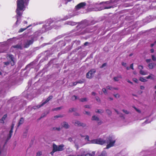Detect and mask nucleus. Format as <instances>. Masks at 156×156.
Instances as JSON below:
<instances>
[{
    "mask_svg": "<svg viewBox=\"0 0 156 156\" xmlns=\"http://www.w3.org/2000/svg\"><path fill=\"white\" fill-rule=\"evenodd\" d=\"M122 64L123 66L125 67H126V63L122 62Z\"/></svg>",
    "mask_w": 156,
    "mask_h": 156,
    "instance_id": "obj_44",
    "label": "nucleus"
},
{
    "mask_svg": "<svg viewBox=\"0 0 156 156\" xmlns=\"http://www.w3.org/2000/svg\"><path fill=\"white\" fill-rule=\"evenodd\" d=\"M119 0H111L109 1L105 2L108 4L109 5L108 6H105L104 7V9H109L111 8H113L114 7L116 6V5L118 3V2Z\"/></svg>",
    "mask_w": 156,
    "mask_h": 156,
    "instance_id": "obj_4",
    "label": "nucleus"
},
{
    "mask_svg": "<svg viewBox=\"0 0 156 156\" xmlns=\"http://www.w3.org/2000/svg\"><path fill=\"white\" fill-rule=\"evenodd\" d=\"M133 107L134 108V109L138 113H140L141 112L137 108H136L135 107Z\"/></svg>",
    "mask_w": 156,
    "mask_h": 156,
    "instance_id": "obj_35",
    "label": "nucleus"
},
{
    "mask_svg": "<svg viewBox=\"0 0 156 156\" xmlns=\"http://www.w3.org/2000/svg\"><path fill=\"white\" fill-rule=\"evenodd\" d=\"M7 59L9 61L4 62V65L5 66L9 65L10 64L12 66H13L14 65V56L12 55H9L7 57Z\"/></svg>",
    "mask_w": 156,
    "mask_h": 156,
    "instance_id": "obj_5",
    "label": "nucleus"
},
{
    "mask_svg": "<svg viewBox=\"0 0 156 156\" xmlns=\"http://www.w3.org/2000/svg\"><path fill=\"white\" fill-rule=\"evenodd\" d=\"M138 68L139 69L141 70V69L143 68V67L142 66H138Z\"/></svg>",
    "mask_w": 156,
    "mask_h": 156,
    "instance_id": "obj_46",
    "label": "nucleus"
},
{
    "mask_svg": "<svg viewBox=\"0 0 156 156\" xmlns=\"http://www.w3.org/2000/svg\"><path fill=\"white\" fill-rule=\"evenodd\" d=\"M113 99V98L111 97H109L108 99V100L109 101H112Z\"/></svg>",
    "mask_w": 156,
    "mask_h": 156,
    "instance_id": "obj_52",
    "label": "nucleus"
},
{
    "mask_svg": "<svg viewBox=\"0 0 156 156\" xmlns=\"http://www.w3.org/2000/svg\"><path fill=\"white\" fill-rule=\"evenodd\" d=\"M53 22V20L52 19H49L47 21L46 24L43 26L41 30H38L35 33L32 38L30 40H28L25 42L24 44L25 48L28 47L30 45L32 44L34 40H37V37L40 35L42 33L46 31L50 30L51 28L50 26V25Z\"/></svg>",
    "mask_w": 156,
    "mask_h": 156,
    "instance_id": "obj_1",
    "label": "nucleus"
},
{
    "mask_svg": "<svg viewBox=\"0 0 156 156\" xmlns=\"http://www.w3.org/2000/svg\"><path fill=\"white\" fill-rule=\"evenodd\" d=\"M14 125H15V124L13 122L12 124V126H11V129L9 131V136L8 137V138H7V140H8L12 136V133L13 132L12 130H13V129L14 127Z\"/></svg>",
    "mask_w": 156,
    "mask_h": 156,
    "instance_id": "obj_12",
    "label": "nucleus"
},
{
    "mask_svg": "<svg viewBox=\"0 0 156 156\" xmlns=\"http://www.w3.org/2000/svg\"><path fill=\"white\" fill-rule=\"evenodd\" d=\"M106 112L108 115H110L112 113L111 111L108 109H107L106 110Z\"/></svg>",
    "mask_w": 156,
    "mask_h": 156,
    "instance_id": "obj_28",
    "label": "nucleus"
},
{
    "mask_svg": "<svg viewBox=\"0 0 156 156\" xmlns=\"http://www.w3.org/2000/svg\"><path fill=\"white\" fill-rule=\"evenodd\" d=\"M5 119L2 117V119L0 120V122L1 123H4V121L5 120Z\"/></svg>",
    "mask_w": 156,
    "mask_h": 156,
    "instance_id": "obj_37",
    "label": "nucleus"
},
{
    "mask_svg": "<svg viewBox=\"0 0 156 156\" xmlns=\"http://www.w3.org/2000/svg\"><path fill=\"white\" fill-rule=\"evenodd\" d=\"M71 17H72V16H66V17H65V18H64L62 20V19H61V20H58L57 21H56V22L57 21H60V20H66L69 18H71Z\"/></svg>",
    "mask_w": 156,
    "mask_h": 156,
    "instance_id": "obj_24",
    "label": "nucleus"
},
{
    "mask_svg": "<svg viewBox=\"0 0 156 156\" xmlns=\"http://www.w3.org/2000/svg\"><path fill=\"white\" fill-rule=\"evenodd\" d=\"M67 23L68 24L73 26L76 25V23L75 22H73L71 21H68L67 22Z\"/></svg>",
    "mask_w": 156,
    "mask_h": 156,
    "instance_id": "obj_17",
    "label": "nucleus"
},
{
    "mask_svg": "<svg viewBox=\"0 0 156 156\" xmlns=\"http://www.w3.org/2000/svg\"><path fill=\"white\" fill-rule=\"evenodd\" d=\"M86 3L85 2H81L77 5L76 7V10H79L80 9L83 8L85 6Z\"/></svg>",
    "mask_w": 156,
    "mask_h": 156,
    "instance_id": "obj_11",
    "label": "nucleus"
},
{
    "mask_svg": "<svg viewBox=\"0 0 156 156\" xmlns=\"http://www.w3.org/2000/svg\"><path fill=\"white\" fill-rule=\"evenodd\" d=\"M84 81V80L83 79H82V80H79L77 82V83H83Z\"/></svg>",
    "mask_w": 156,
    "mask_h": 156,
    "instance_id": "obj_31",
    "label": "nucleus"
},
{
    "mask_svg": "<svg viewBox=\"0 0 156 156\" xmlns=\"http://www.w3.org/2000/svg\"><path fill=\"white\" fill-rule=\"evenodd\" d=\"M29 0H17V21L16 23V25H18L20 23V17L22 13L20 11L25 10L26 5H27Z\"/></svg>",
    "mask_w": 156,
    "mask_h": 156,
    "instance_id": "obj_2",
    "label": "nucleus"
},
{
    "mask_svg": "<svg viewBox=\"0 0 156 156\" xmlns=\"http://www.w3.org/2000/svg\"><path fill=\"white\" fill-rule=\"evenodd\" d=\"M72 123L76 126H81L83 127H85L86 126V125L85 123L81 122H80L77 120H73L72 121Z\"/></svg>",
    "mask_w": 156,
    "mask_h": 156,
    "instance_id": "obj_8",
    "label": "nucleus"
},
{
    "mask_svg": "<svg viewBox=\"0 0 156 156\" xmlns=\"http://www.w3.org/2000/svg\"><path fill=\"white\" fill-rule=\"evenodd\" d=\"M130 68L133 70L134 69V68L133 67V64H131V65H130Z\"/></svg>",
    "mask_w": 156,
    "mask_h": 156,
    "instance_id": "obj_43",
    "label": "nucleus"
},
{
    "mask_svg": "<svg viewBox=\"0 0 156 156\" xmlns=\"http://www.w3.org/2000/svg\"><path fill=\"white\" fill-rule=\"evenodd\" d=\"M95 112L96 113L101 114L104 112V111L101 109L96 110H95Z\"/></svg>",
    "mask_w": 156,
    "mask_h": 156,
    "instance_id": "obj_19",
    "label": "nucleus"
},
{
    "mask_svg": "<svg viewBox=\"0 0 156 156\" xmlns=\"http://www.w3.org/2000/svg\"><path fill=\"white\" fill-rule=\"evenodd\" d=\"M154 49H151V53H153V52H154Z\"/></svg>",
    "mask_w": 156,
    "mask_h": 156,
    "instance_id": "obj_64",
    "label": "nucleus"
},
{
    "mask_svg": "<svg viewBox=\"0 0 156 156\" xmlns=\"http://www.w3.org/2000/svg\"><path fill=\"white\" fill-rule=\"evenodd\" d=\"M151 61V59H147L146 60V62L147 63L150 62Z\"/></svg>",
    "mask_w": 156,
    "mask_h": 156,
    "instance_id": "obj_56",
    "label": "nucleus"
},
{
    "mask_svg": "<svg viewBox=\"0 0 156 156\" xmlns=\"http://www.w3.org/2000/svg\"><path fill=\"white\" fill-rule=\"evenodd\" d=\"M80 101L82 102H84L87 101V98H81L80 99Z\"/></svg>",
    "mask_w": 156,
    "mask_h": 156,
    "instance_id": "obj_25",
    "label": "nucleus"
},
{
    "mask_svg": "<svg viewBox=\"0 0 156 156\" xmlns=\"http://www.w3.org/2000/svg\"><path fill=\"white\" fill-rule=\"evenodd\" d=\"M75 147L76 148V149H78L79 147H78V145H77L75 144Z\"/></svg>",
    "mask_w": 156,
    "mask_h": 156,
    "instance_id": "obj_59",
    "label": "nucleus"
},
{
    "mask_svg": "<svg viewBox=\"0 0 156 156\" xmlns=\"http://www.w3.org/2000/svg\"><path fill=\"white\" fill-rule=\"evenodd\" d=\"M80 154L79 155L75 156L72 155H69L68 156H94L95 153L93 152L92 154L86 153L85 150L84 149H81L80 150Z\"/></svg>",
    "mask_w": 156,
    "mask_h": 156,
    "instance_id": "obj_6",
    "label": "nucleus"
},
{
    "mask_svg": "<svg viewBox=\"0 0 156 156\" xmlns=\"http://www.w3.org/2000/svg\"><path fill=\"white\" fill-rule=\"evenodd\" d=\"M156 41L155 42L154 44H151V47H153V46L154 45H156Z\"/></svg>",
    "mask_w": 156,
    "mask_h": 156,
    "instance_id": "obj_49",
    "label": "nucleus"
},
{
    "mask_svg": "<svg viewBox=\"0 0 156 156\" xmlns=\"http://www.w3.org/2000/svg\"><path fill=\"white\" fill-rule=\"evenodd\" d=\"M140 73L142 75H147V72L142 70H140Z\"/></svg>",
    "mask_w": 156,
    "mask_h": 156,
    "instance_id": "obj_20",
    "label": "nucleus"
},
{
    "mask_svg": "<svg viewBox=\"0 0 156 156\" xmlns=\"http://www.w3.org/2000/svg\"><path fill=\"white\" fill-rule=\"evenodd\" d=\"M114 97L117 98H119L120 97V95L118 94H114Z\"/></svg>",
    "mask_w": 156,
    "mask_h": 156,
    "instance_id": "obj_27",
    "label": "nucleus"
},
{
    "mask_svg": "<svg viewBox=\"0 0 156 156\" xmlns=\"http://www.w3.org/2000/svg\"><path fill=\"white\" fill-rule=\"evenodd\" d=\"M12 48H16L17 49H21L22 47L20 44H17L16 45L13 46L12 47Z\"/></svg>",
    "mask_w": 156,
    "mask_h": 156,
    "instance_id": "obj_15",
    "label": "nucleus"
},
{
    "mask_svg": "<svg viewBox=\"0 0 156 156\" xmlns=\"http://www.w3.org/2000/svg\"><path fill=\"white\" fill-rule=\"evenodd\" d=\"M155 65L154 63H151L149 64L148 67L150 69H152L154 66Z\"/></svg>",
    "mask_w": 156,
    "mask_h": 156,
    "instance_id": "obj_18",
    "label": "nucleus"
},
{
    "mask_svg": "<svg viewBox=\"0 0 156 156\" xmlns=\"http://www.w3.org/2000/svg\"><path fill=\"white\" fill-rule=\"evenodd\" d=\"M126 81H127L129 83H130V84H133V82H131V81H130L128 79H127L126 80Z\"/></svg>",
    "mask_w": 156,
    "mask_h": 156,
    "instance_id": "obj_45",
    "label": "nucleus"
},
{
    "mask_svg": "<svg viewBox=\"0 0 156 156\" xmlns=\"http://www.w3.org/2000/svg\"><path fill=\"white\" fill-rule=\"evenodd\" d=\"M55 147H54V148H53V150L51 152V154L53 155L54 154V153L55 152H56V151H55Z\"/></svg>",
    "mask_w": 156,
    "mask_h": 156,
    "instance_id": "obj_32",
    "label": "nucleus"
},
{
    "mask_svg": "<svg viewBox=\"0 0 156 156\" xmlns=\"http://www.w3.org/2000/svg\"><path fill=\"white\" fill-rule=\"evenodd\" d=\"M117 77H118V78L119 79V78H122V76L121 75H119L117 76Z\"/></svg>",
    "mask_w": 156,
    "mask_h": 156,
    "instance_id": "obj_61",
    "label": "nucleus"
},
{
    "mask_svg": "<svg viewBox=\"0 0 156 156\" xmlns=\"http://www.w3.org/2000/svg\"><path fill=\"white\" fill-rule=\"evenodd\" d=\"M133 80L134 82H135L136 83H138V80L137 79H136V78H133Z\"/></svg>",
    "mask_w": 156,
    "mask_h": 156,
    "instance_id": "obj_39",
    "label": "nucleus"
},
{
    "mask_svg": "<svg viewBox=\"0 0 156 156\" xmlns=\"http://www.w3.org/2000/svg\"><path fill=\"white\" fill-rule=\"evenodd\" d=\"M23 121H24L23 119V118H21L20 119V121L18 123V127H19L23 123Z\"/></svg>",
    "mask_w": 156,
    "mask_h": 156,
    "instance_id": "obj_16",
    "label": "nucleus"
},
{
    "mask_svg": "<svg viewBox=\"0 0 156 156\" xmlns=\"http://www.w3.org/2000/svg\"><path fill=\"white\" fill-rule=\"evenodd\" d=\"M7 117V115L6 114H5V115L3 117L5 119Z\"/></svg>",
    "mask_w": 156,
    "mask_h": 156,
    "instance_id": "obj_57",
    "label": "nucleus"
},
{
    "mask_svg": "<svg viewBox=\"0 0 156 156\" xmlns=\"http://www.w3.org/2000/svg\"><path fill=\"white\" fill-rule=\"evenodd\" d=\"M72 139V138H69L68 139V140L70 142H72V141H73Z\"/></svg>",
    "mask_w": 156,
    "mask_h": 156,
    "instance_id": "obj_54",
    "label": "nucleus"
},
{
    "mask_svg": "<svg viewBox=\"0 0 156 156\" xmlns=\"http://www.w3.org/2000/svg\"><path fill=\"white\" fill-rule=\"evenodd\" d=\"M140 89L141 90H144V87L143 86H140Z\"/></svg>",
    "mask_w": 156,
    "mask_h": 156,
    "instance_id": "obj_51",
    "label": "nucleus"
},
{
    "mask_svg": "<svg viewBox=\"0 0 156 156\" xmlns=\"http://www.w3.org/2000/svg\"><path fill=\"white\" fill-rule=\"evenodd\" d=\"M75 98V99H74V100H76V99H77V97L76 96H74L73 97V99H73V98Z\"/></svg>",
    "mask_w": 156,
    "mask_h": 156,
    "instance_id": "obj_53",
    "label": "nucleus"
},
{
    "mask_svg": "<svg viewBox=\"0 0 156 156\" xmlns=\"http://www.w3.org/2000/svg\"><path fill=\"white\" fill-rule=\"evenodd\" d=\"M53 129L54 130H59L60 129V128H54Z\"/></svg>",
    "mask_w": 156,
    "mask_h": 156,
    "instance_id": "obj_50",
    "label": "nucleus"
},
{
    "mask_svg": "<svg viewBox=\"0 0 156 156\" xmlns=\"http://www.w3.org/2000/svg\"><path fill=\"white\" fill-rule=\"evenodd\" d=\"M29 27L28 26L27 27L24 28H20V30L19 31V32L21 33L24 30H26L27 28H28Z\"/></svg>",
    "mask_w": 156,
    "mask_h": 156,
    "instance_id": "obj_22",
    "label": "nucleus"
},
{
    "mask_svg": "<svg viewBox=\"0 0 156 156\" xmlns=\"http://www.w3.org/2000/svg\"><path fill=\"white\" fill-rule=\"evenodd\" d=\"M140 80L143 82H145L147 80L145 79H144L143 77H140Z\"/></svg>",
    "mask_w": 156,
    "mask_h": 156,
    "instance_id": "obj_29",
    "label": "nucleus"
},
{
    "mask_svg": "<svg viewBox=\"0 0 156 156\" xmlns=\"http://www.w3.org/2000/svg\"><path fill=\"white\" fill-rule=\"evenodd\" d=\"M115 142V140L113 136H109L106 141L102 139L99 138L94 139L90 141V144H98L100 145H103L105 144H107V145L106 148L108 149L114 146Z\"/></svg>",
    "mask_w": 156,
    "mask_h": 156,
    "instance_id": "obj_3",
    "label": "nucleus"
},
{
    "mask_svg": "<svg viewBox=\"0 0 156 156\" xmlns=\"http://www.w3.org/2000/svg\"><path fill=\"white\" fill-rule=\"evenodd\" d=\"M85 139L86 140H87V141H89V143H90V141L89 140V136H88L87 135L85 136Z\"/></svg>",
    "mask_w": 156,
    "mask_h": 156,
    "instance_id": "obj_33",
    "label": "nucleus"
},
{
    "mask_svg": "<svg viewBox=\"0 0 156 156\" xmlns=\"http://www.w3.org/2000/svg\"><path fill=\"white\" fill-rule=\"evenodd\" d=\"M74 108H71L69 109V112H73L74 111Z\"/></svg>",
    "mask_w": 156,
    "mask_h": 156,
    "instance_id": "obj_42",
    "label": "nucleus"
},
{
    "mask_svg": "<svg viewBox=\"0 0 156 156\" xmlns=\"http://www.w3.org/2000/svg\"><path fill=\"white\" fill-rule=\"evenodd\" d=\"M95 72L96 70L95 69H93L90 70L86 74L87 78H91L94 76Z\"/></svg>",
    "mask_w": 156,
    "mask_h": 156,
    "instance_id": "obj_10",
    "label": "nucleus"
},
{
    "mask_svg": "<svg viewBox=\"0 0 156 156\" xmlns=\"http://www.w3.org/2000/svg\"><path fill=\"white\" fill-rule=\"evenodd\" d=\"M42 152L41 151H39L37 153L36 156H40L42 155Z\"/></svg>",
    "mask_w": 156,
    "mask_h": 156,
    "instance_id": "obj_30",
    "label": "nucleus"
},
{
    "mask_svg": "<svg viewBox=\"0 0 156 156\" xmlns=\"http://www.w3.org/2000/svg\"><path fill=\"white\" fill-rule=\"evenodd\" d=\"M61 108V107H58V108H55V110H58L60 109Z\"/></svg>",
    "mask_w": 156,
    "mask_h": 156,
    "instance_id": "obj_62",
    "label": "nucleus"
},
{
    "mask_svg": "<svg viewBox=\"0 0 156 156\" xmlns=\"http://www.w3.org/2000/svg\"><path fill=\"white\" fill-rule=\"evenodd\" d=\"M92 95L95 96L96 95V93L94 92H92Z\"/></svg>",
    "mask_w": 156,
    "mask_h": 156,
    "instance_id": "obj_58",
    "label": "nucleus"
},
{
    "mask_svg": "<svg viewBox=\"0 0 156 156\" xmlns=\"http://www.w3.org/2000/svg\"><path fill=\"white\" fill-rule=\"evenodd\" d=\"M114 80L115 81H118L119 80V79L118 78V77L117 76L114 77Z\"/></svg>",
    "mask_w": 156,
    "mask_h": 156,
    "instance_id": "obj_38",
    "label": "nucleus"
},
{
    "mask_svg": "<svg viewBox=\"0 0 156 156\" xmlns=\"http://www.w3.org/2000/svg\"><path fill=\"white\" fill-rule=\"evenodd\" d=\"M147 79H154V75L152 74H150V75L148 76L146 78Z\"/></svg>",
    "mask_w": 156,
    "mask_h": 156,
    "instance_id": "obj_23",
    "label": "nucleus"
},
{
    "mask_svg": "<svg viewBox=\"0 0 156 156\" xmlns=\"http://www.w3.org/2000/svg\"><path fill=\"white\" fill-rule=\"evenodd\" d=\"M107 154L105 151H103L101 153V154L98 156H106Z\"/></svg>",
    "mask_w": 156,
    "mask_h": 156,
    "instance_id": "obj_21",
    "label": "nucleus"
},
{
    "mask_svg": "<svg viewBox=\"0 0 156 156\" xmlns=\"http://www.w3.org/2000/svg\"><path fill=\"white\" fill-rule=\"evenodd\" d=\"M77 83H78L77 82H74L73 83V85H76Z\"/></svg>",
    "mask_w": 156,
    "mask_h": 156,
    "instance_id": "obj_63",
    "label": "nucleus"
},
{
    "mask_svg": "<svg viewBox=\"0 0 156 156\" xmlns=\"http://www.w3.org/2000/svg\"><path fill=\"white\" fill-rule=\"evenodd\" d=\"M92 120L97 121L99 124H101L102 123L101 121L99 120V118L95 115L92 116Z\"/></svg>",
    "mask_w": 156,
    "mask_h": 156,
    "instance_id": "obj_13",
    "label": "nucleus"
},
{
    "mask_svg": "<svg viewBox=\"0 0 156 156\" xmlns=\"http://www.w3.org/2000/svg\"><path fill=\"white\" fill-rule=\"evenodd\" d=\"M106 63H105L104 64H103L102 66H101V68H102L105 66H106Z\"/></svg>",
    "mask_w": 156,
    "mask_h": 156,
    "instance_id": "obj_47",
    "label": "nucleus"
},
{
    "mask_svg": "<svg viewBox=\"0 0 156 156\" xmlns=\"http://www.w3.org/2000/svg\"><path fill=\"white\" fill-rule=\"evenodd\" d=\"M61 125L62 126L66 129H68L69 128V125L68 123L64 122L62 123Z\"/></svg>",
    "mask_w": 156,
    "mask_h": 156,
    "instance_id": "obj_14",
    "label": "nucleus"
},
{
    "mask_svg": "<svg viewBox=\"0 0 156 156\" xmlns=\"http://www.w3.org/2000/svg\"><path fill=\"white\" fill-rule=\"evenodd\" d=\"M102 91L105 94H108L106 88H103L102 89Z\"/></svg>",
    "mask_w": 156,
    "mask_h": 156,
    "instance_id": "obj_26",
    "label": "nucleus"
},
{
    "mask_svg": "<svg viewBox=\"0 0 156 156\" xmlns=\"http://www.w3.org/2000/svg\"><path fill=\"white\" fill-rule=\"evenodd\" d=\"M122 111L125 114H128L129 113V112L127 110H123Z\"/></svg>",
    "mask_w": 156,
    "mask_h": 156,
    "instance_id": "obj_36",
    "label": "nucleus"
},
{
    "mask_svg": "<svg viewBox=\"0 0 156 156\" xmlns=\"http://www.w3.org/2000/svg\"><path fill=\"white\" fill-rule=\"evenodd\" d=\"M64 145L62 144L58 146L55 144H53V148L55 147V151H62L64 149Z\"/></svg>",
    "mask_w": 156,
    "mask_h": 156,
    "instance_id": "obj_9",
    "label": "nucleus"
},
{
    "mask_svg": "<svg viewBox=\"0 0 156 156\" xmlns=\"http://www.w3.org/2000/svg\"><path fill=\"white\" fill-rule=\"evenodd\" d=\"M152 58L153 61H154L156 60V58L153 55H152Z\"/></svg>",
    "mask_w": 156,
    "mask_h": 156,
    "instance_id": "obj_41",
    "label": "nucleus"
},
{
    "mask_svg": "<svg viewBox=\"0 0 156 156\" xmlns=\"http://www.w3.org/2000/svg\"><path fill=\"white\" fill-rule=\"evenodd\" d=\"M84 107L86 108H90V106L89 105H85L84 106Z\"/></svg>",
    "mask_w": 156,
    "mask_h": 156,
    "instance_id": "obj_48",
    "label": "nucleus"
},
{
    "mask_svg": "<svg viewBox=\"0 0 156 156\" xmlns=\"http://www.w3.org/2000/svg\"><path fill=\"white\" fill-rule=\"evenodd\" d=\"M96 100L98 101V102H100V100L99 99V98L98 97L97 98H96Z\"/></svg>",
    "mask_w": 156,
    "mask_h": 156,
    "instance_id": "obj_55",
    "label": "nucleus"
},
{
    "mask_svg": "<svg viewBox=\"0 0 156 156\" xmlns=\"http://www.w3.org/2000/svg\"><path fill=\"white\" fill-rule=\"evenodd\" d=\"M52 98L53 96H50L47 98V100L43 102L41 104V105H37L36 106H34L33 107V108L34 109H36L40 108L42 106L44 105L45 104L47 103L50 100L52 99Z\"/></svg>",
    "mask_w": 156,
    "mask_h": 156,
    "instance_id": "obj_7",
    "label": "nucleus"
},
{
    "mask_svg": "<svg viewBox=\"0 0 156 156\" xmlns=\"http://www.w3.org/2000/svg\"><path fill=\"white\" fill-rule=\"evenodd\" d=\"M151 121H148V120H147L145 121V123H147L150 122Z\"/></svg>",
    "mask_w": 156,
    "mask_h": 156,
    "instance_id": "obj_60",
    "label": "nucleus"
},
{
    "mask_svg": "<svg viewBox=\"0 0 156 156\" xmlns=\"http://www.w3.org/2000/svg\"><path fill=\"white\" fill-rule=\"evenodd\" d=\"M106 89H109V90H113V87H111L109 86H107L106 87Z\"/></svg>",
    "mask_w": 156,
    "mask_h": 156,
    "instance_id": "obj_34",
    "label": "nucleus"
},
{
    "mask_svg": "<svg viewBox=\"0 0 156 156\" xmlns=\"http://www.w3.org/2000/svg\"><path fill=\"white\" fill-rule=\"evenodd\" d=\"M84 114L87 115H90V112H89L85 111Z\"/></svg>",
    "mask_w": 156,
    "mask_h": 156,
    "instance_id": "obj_40",
    "label": "nucleus"
}]
</instances>
